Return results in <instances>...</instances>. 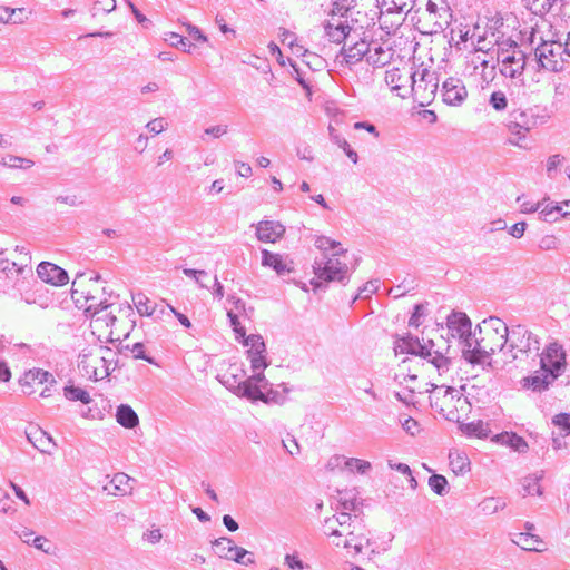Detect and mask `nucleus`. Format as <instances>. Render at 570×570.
<instances>
[{
    "instance_id": "nucleus-1",
    "label": "nucleus",
    "mask_w": 570,
    "mask_h": 570,
    "mask_svg": "<svg viewBox=\"0 0 570 570\" xmlns=\"http://www.w3.org/2000/svg\"><path fill=\"white\" fill-rule=\"evenodd\" d=\"M110 293L107 292L105 282L99 274L86 277L85 273H78L72 282L71 298L75 306L82 311L86 317H95L100 312L108 311L109 321H117L114 313V304L109 303Z\"/></svg>"
},
{
    "instance_id": "nucleus-2",
    "label": "nucleus",
    "mask_w": 570,
    "mask_h": 570,
    "mask_svg": "<svg viewBox=\"0 0 570 570\" xmlns=\"http://www.w3.org/2000/svg\"><path fill=\"white\" fill-rule=\"evenodd\" d=\"M394 351L395 354L422 357L432 364L440 375L448 373L452 366L451 346L442 336L425 340L407 334L396 338Z\"/></svg>"
},
{
    "instance_id": "nucleus-3",
    "label": "nucleus",
    "mask_w": 570,
    "mask_h": 570,
    "mask_svg": "<svg viewBox=\"0 0 570 570\" xmlns=\"http://www.w3.org/2000/svg\"><path fill=\"white\" fill-rule=\"evenodd\" d=\"M550 115L547 109L533 106L527 109H514L509 114L507 128L511 135L509 142L519 148H525L523 142L528 132L548 122Z\"/></svg>"
},
{
    "instance_id": "nucleus-4",
    "label": "nucleus",
    "mask_w": 570,
    "mask_h": 570,
    "mask_svg": "<svg viewBox=\"0 0 570 570\" xmlns=\"http://www.w3.org/2000/svg\"><path fill=\"white\" fill-rule=\"evenodd\" d=\"M116 352L104 345L85 348L78 356V368L83 377L100 381L116 368Z\"/></svg>"
},
{
    "instance_id": "nucleus-5",
    "label": "nucleus",
    "mask_w": 570,
    "mask_h": 570,
    "mask_svg": "<svg viewBox=\"0 0 570 570\" xmlns=\"http://www.w3.org/2000/svg\"><path fill=\"white\" fill-rule=\"evenodd\" d=\"M282 391L273 387V384L265 377L264 373L252 374L236 387V395L252 402L261 401L265 404H284L289 389L281 384Z\"/></svg>"
},
{
    "instance_id": "nucleus-6",
    "label": "nucleus",
    "mask_w": 570,
    "mask_h": 570,
    "mask_svg": "<svg viewBox=\"0 0 570 570\" xmlns=\"http://www.w3.org/2000/svg\"><path fill=\"white\" fill-rule=\"evenodd\" d=\"M234 325L235 340L247 347V360L250 363L253 374L264 373L269 365L266 355V345L259 334H246V330L242 323H232Z\"/></svg>"
},
{
    "instance_id": "nucleus-7",
    "label": "nucleus",
    "mask_w": 570,
    "mask_h": 570,
    "mask_svg": "<svg viewBox=\"0 0 570 570\" xmlns=\"http://www.w3.org/2000/svg\"><path fill=\"white\" fill-rule=\"evenodd\" d=\"M411 90L414 101L421 107H426L435 99L439 88V78L435 71L419 66L410 73Z\"/></svg>"
},
{
    "instance_id": "nucleus-8",
    "label": "nucleus",
    "mask_w": 570,
    "mask_h": 570,
    "mask_svg": "<svg viewBox=\"0 0 570 570\" xmlns=\"http://www.w3.org/2000/svg\"><path fill=\"white\" fill-rule=\"evenodd\" d=\"M497 60L502 76L518 78L523 75L527 55L515 41L507 40L499 45Z\"/></svg>"
},
{
    "instance_id": "nucleus-9",
    "label": "nucleus",
    "mask_w": 570,
    "mask_h": 570,
    "mask_svg": "<svg viewBox=\"0 0 570 570\" xmlns=\"http://www.w3.org/2000/svg\"><path fill=\"white\" fill-rule=\"evenodd\" d=\"M453 337H458L463 344V357L472 364H480L485 357V352L480 348V342L475 332L472 331L473 323H446Z\"/></svg>"
},
{
    "instance_id": "nucleus-10",
    "label": "nucleus",
    "mask_w": 570,
    "mask_h": 570,
    "mask_svg": "<svg viewBox=\"0 0 570 570\" xmlns=\"http://www.w3.org/2000/svg\"><path fill=\"white\" fill-rule=\"evenodd\" d=\"M131 299L140 317H151L157 321L176 316L178 321H189L187 316L177 312L165 301L154 302L144 293L132 294Z\"/></svg>"
},
{
    "instance_id": "nucleus-11",
    "label": "nucleus",
    "mask_w": 570,
    "mask_h": 570,
    "mask_svg": "<svg viewBox=\"0 0 570 570\" xmlns=\"http://www.w3.org/2000/svg\"><path fill=\"white\" fill-rule=\"evenodd\" d=\"M563 45L559 41H542L534 49V58L539 69L549 72H561L566 67Z\"/></svg>"
},
{
    "instance_id": "nucleus-12",
    "label": "nucleus",
    "mask_w": 570,
    "mask_h": 570,
    "mask_svg": "<svg viewBox=\"0 0 570 570\" xmlns=\"http://www.w3.org/2000/svg\"><path fill=\"white\" fill-rule=\"evenodd\" d=\"M501 327L504 343H508L511 350H517L521 353L539 350L537 336L525 325L512 323L509 326L508 323H501Z\"/></svg>"
},
{
    "instance_id": "nucleus-13",
    "label": "nucleus",
    "mask_w": 570,
    "mask_h": 570,
    "mask_svg": "<svg viewBox=\"0 0 570 570\" xmlns=\"http://www.w3.org/2000/svg\"><path fill=\"white\" fill-rule=\"evenodd\" d=\"M313 269L318 281H311V285L314 286L316 292L321 288L320 281L332 282L336 281L343 283L348 278V267L346 263H342L336 256L324 257L321 261H315Z\"/></svg>"
},
{
    "instance_id": "nucleus-14",
    "label": "nucleus",
    "mask_w": 570,
    "mask_h": 570,
    "mask_svg": "<svg viewBox=\"0 0 570 570\" xmlns=\"http://www.w3.org/2000/svg\"><path fill=\"white\" fill-rule=\"evenodd\" d=\"M335 547H342L352 557L364 554L371 547V532L363 519L355 520L353 534L347 539L333 541Z\"/></svg>"
},
{
    "instance_id": "nucleus-15",
    "label": "nucleus",
    "mask_w": 570,
    "mask_h": 570,
    "mask_svg": "<svg viewBox=\"0 0 570 570\" xmlns=\"http://www.w3.org/2000/svg\"><path fill=\"white\" fill-rule=\"evenodd\" d=\"M432 405L439 410L440 413H444L450 406L455 409H463L468 404V400L462 393L451 386H439L435 387L432 395Z\"/></svg>"
},
{
    "instance_id": "nucleus-16",
    "label": "nucleus",
    "mask_w": 570,
    "mask_h": 570,
    "mask_svg": "<svg viewBox=\"0 0 570 570\" xmlns=\"http://www.w3.org/2000/svg\"><path fill=\"white\" fill-rule=\"evenodd\" d=\"M540 366L560 376L566 371V351L558 342L549 343L540 356Z\"/></svg>"
},
{
    "instance_id": "nucleus-17",
    "label": "nucleus",
    "mask_w": 570,
    "mask_h": 570,
    "mask_svg": "<svg viewBox=\"0 0 570 570\" xmlns=\"http://www.w3.org/2000/svg\"><path fill=\"white\" fill-rule=\"evenodd\" d=\"M492 58L489 49H485L484 46H479L469 53L468 63L474 71L481 70L480 75L484 81H490L494 77L495 69V66L491 63Z\"/></svg>"
},
{
    "instance_id": "nucleus-18",
    "label": "nucleus",
    "mask_w": 570,
    "mask_h": 570,
    "mask_svg": "<svg viewBox=\"0 0 570 570\" xmlns=\"http://www.w3.org/2000/svg\"><path fill=\"white\" fill-rule=\"evenodd\" d=\"M442 99L449 106H460L468 97V90L459 78H448L442 85Z\"/></svg>"
},
{
    "instance_id": "nucleus-19",
    "label": "nucleus",
    "mask_w": 570,
    "mask_h": 570,
    "mask_svg": "<svg viewBox=\"0 0 570 570\" xmlns=\"http://www.w3.org/2000/svg\"><path fill=\"white\" fill-rule=\"evenodd\" d=\"M370 49L367 52V62L374 68H381L391 62L394 57L395 50L389 41H372L368 42Z\"/></svg>"
},
{
    "instance_id": "nucleus-20",
    "label": "nucleus",
    "mask_w": 570,
    "mask_h": 570,
    "mask_svg": "<svg viewBox=\"0 0 570 570\" xmlns=\"http://www.w3.org/2000/svg\"><path fill=\"white\" fill-rule=\"evenodd\" d=\"M540 209H538L539 219L547 223H556L560 217H570V210H563V206L544 197L539 200ZM563 205L570 207V200H564Z\"/></svg>"
},
{
    "instance_id": "nucleus-21",
    "label": "nucleus",
    "mask_w": 570,
    "mask_h": 570,
    "mask_svg": "<svg viewBox=\"0 0 570 570\" xmlns=\"http://www.w3.org/2000/svg\"><path fill=\"white\" fill-rule=\"evenodd\" d=\"M262 266L272 268L278 276H284L293 272L294 263L288 256H284L278 253L269 252L268 249H262Z\"/></svg>"
},
{
    "instance_id": "nucleus-22",
    "label": "nucleus",
    "mask_w": 570,
    "mask_h": 570,
    "mask_svg": "<svg viewBox=\"0 0 570 570\" xmlns=\"http://www.w3.org/2000/svg\"><path fill=\"white\" fill-rule=\"evenodd\" d=\"M37 274L41 281L55 286H62L69 281L63 268L49 262H41L37 267Z\"/></svg>"
},
{
    "instance_id": "nucleus-23",
    "label": "nucleus",
    "mask_w": 570,
    "mask_h": 570,
    "mask_svg": "<svg viewBox=\"0 0 570 570\" xmlns=\"http://www.w3.org/2000/svg\"><path fill=\"white\" fill-rule=\"evenodd\" d=\"M368 49L370 45L365 40L356 41L352 46H344L341 50V55L337 56L336 60L338 63L351 68L363 58L367 59Z\"/></svg>"
},
{
    "instance_id": "nucleus-24",
    "label": "nucleus",
    "mask_w": 570,
    "mask_h": 570,
    "mask_svg": "<svg viewBox=\"0 0 570 570\" xmlns=\"http://www.w3.org/2000/svg\"><path fill=\"white\" fill-rule=\"evenodd\" d=\"M558 377V375L548 370H542L540 366L539 371L522 379L521 384L524 389L540 393L546 391Z\"/></svg>"
},
{
    "instance_id": "nucleus-25",
    "label": "nucleus",
    "mask_w": 570,
    "mask_h": 570,
    "mask_svg": "<svg viewBox=\"0 0 570 570\" xmlns=\"http://www.w3.org/2000/svg\"><path fill=\"white\" fill-rule=\"evenodd\" d=\"M410 79V75L399 68H391L385 71V83L392 92L403 99L409 97L407 82Z\"/></svg>"
},
{
    "instance_id": "nucleus-26",
    "label": "nucleus",
    "mask_w": 570,
    "mask_h": 570,
    "mask_svg": "<svg viewBox=\"0 0 570 570\" xmlns=\"http://www.w3.org/2000/svg\"><path fill=\"white\" fill-rule=\"evenodd\" d=\"M285 234V226L279 222L262 220L256 225V236L263 243H276Z\"/></svg>"
},
{
    "instance_id": "nucleus-27",
    "label": "nucleus",
    "mask_w": 570,
    "mask_h": 570,
    "mask_svg": "<svg viewBox=\"0 0 570 570\" xmlns=\"http://www.w3.org/2000/svg\"><path fill=\"white\" fill-rule=\"evenodd\" d=\"M135 479L126 473H116L104 489L111 495H127L132 492Z\"/></svg>"
},
{
    "instance_id": "nucleus-28",
    "label": "nucleus",
    "mask_w": 570,
    "mask_h": 570,
    "mask_svg": "<svg viewBox=\"0 0 570 570\" xmlns=\"http://www.w3.org/2000/svg\"><path fill=\"white\" fill-rule=\"evenodd\" d=\"M361 504L357 494L354 490H344L338 492L336 512H348L357 514L358 505Z\"/></svg>"
},
{
    "instance_id": "nucleus-29",
    "label": "nucleus",
    "mask_w": 570,
    "mask_h": 570,
    "mask_svg": "<svg viewBox=\"0 0 570 570\" xmlns=\"http://www.w3.org/2000/svg\"><path fill=\"white\" fill-rule=\"evenodd\" d=\"M29 442L41 453H51V448L56 446L52 438L40 429H35L27 433Z\"/></svg>"
},
{
    "instance_id": "nucleus-30",
    "label": "nucleus",
    "mask_w": 570,
    "mask_h": 570,
    "mask_svg": "<svg viewBox=\"0 0 570 570\" xmlns=\"http://www.w3.org/2000/svg\"><path fill=\"white\" fill-rule=\"evenodd\" d=\"M0 271L7 275L16 273L23 275L26 272L32 274V268L26 263H17L7 256V249L1 247Z\"/></svg>"
},
{
    "instance_id": "nucleus-31",
    "label": "nucleus",
    "mask_w": 570,
    "mask_h": 570,
    "mask_svg": "<svg viewBox=\"0 0 570 570\" xmlns=\"http://www.w3.org/2000/svg\"><path fill=\"white\" fill-rule=\"evenodd\" d=\"M362 518L358 514H352L348 512H338V528L335 538L341 540V538L347 539L351 534H353L355 520H361Z\"/></svg>"
},
{
    "instance_id": "nucleus-32",
    "label": "nucleus",
    "mask_w": 570,
    "mask_h": 570,
    "mask_svg": "<svg viewBox=\"0 0 570 570\" xmlns=\"http://www.w3.org/2000/svg\"><path fill=\"white\" fill-rule=\"evenodd\" d=\"M116 420L121 426L126 429H134L139 424L137 413L128 404H120L117 407Z\"/></svg>"
},
{
    "instance_id": "nucleus-33",
    "label": "nucleus",
    "mask_w": 570,
    "mask_h": 570,
    "mask_svg": "<svg viewBox=\"0 0 570 570\" xmlns=\"http://www.w3.org/2000/svg\"><path fill=\"white\" fill-rule=\"evenodd\" d=\"M495 440L499 443L507 445L519 453L527 452L528 448H529L525 440L522 436H520L513 432H504V433L498 434L495 436Z\"/></svg>"
},
{
    "instance_id": "nucleus-34",
    "label": "nucleus",
    "mask_w": 570,
    "mask_h": 570,
    "mask_svg": "<svg viewBox=\"0 0 570 570\" xmlns=\"http://www.w3.org/2000/svg\"><path fill=\"white\" fill-rule=\"evenodd\" d=\"M450 466L454 474L463 475L470 470V460L465 453L451 451L449 453Z\"/></svg>"
},
{
    "instance_id": "nucleus-35",
    "label": "nucleus",
    "mask_w": 570,
    "mask_h": 570,
    "mask_svg": "<svg viewBox=\"0 0 570 570\" xmlns=\"http://www.w3.org/2000/svg\"><path fill=\"white\" fill-rule=\"evenodd\" d=\"M517 539L513 540V542L518 546H520L523 550H527V551H541L539 548H538V544L542 543V540L535 535V534H532L530 532H521L519 534L515 535Z\"/></svg>"
},
{
    "instance_id": "nucleus-36",
    "label": "nucleus",
    "mask_w": 570,
    "mask_h": 570,
    "mask_svg": "<svg viewBox=\"0 0 570 570\" xmlns=\"http://www.w3.org/2000/svg\"><path fill=\"white\" fill-rule=\"evenodd\" d=\"M524 7L533 14L544 16L553 8H557L554 0H523Z\"/></svg>"
},
{
    "instance_id": "nucleus-37",
    "label": "nucleus",
    "mask_w": 570,
    "mask_h": 570,
    "mask_svg": "<svg viewBox=\"0 0 570 570\" xmlns=\"http://www.w3.org/2000/svg\"><path fill=\"white\" fill-rule=\"evenodd\" d=\"M228 303L227 316L229 321H239L242 317H250L245 308V303L242 299L232 297L228 299Z\"/></svg>"
},
{
    "instance_id": "nucleus-38",
    "label": "nucleus",
    "mask_w": 570,
    "mask_h": 570,
    "mask_svg": "<svg viewBox=\"0 0 570 570\" xmlns=\"http://www.w3.org/2000/svg\"><path fill=\"white\" fill-rule=\"evenodd\" d=\"M335 28H326L325 33L330 41L335 43H341L345 39L350 37V33L352 31V26L350 23L345 24H335Z\"/></svg>"
},
{
    "instance_id": "nucleus-39",
    "label": "nucleus",
    "mask_w": 570,
    "mask_h": 570,
    "mask_svg": "<svg viewBox=\"0 0 570 570\" xmlns=\"http://www.w3.org/2000/svg\"><path fill=\"white\" fill-rule=\"evenodd\" d=\"M99 332L97 335V340L102 343H115L120 342V336H115L114 331L109 330V323H96V326L92 328V335Z\"/></svg>"
},
{
    "instance_id": "nucleus-40",
    "label": "nucleus",
    "mask_w": 570,
    "mask_h": 570,
    "mask_svg": "<svg viewBox=\"0 0 570 570\" xmlns=\"http://www.w3.org/2000/svg\"><path fill=\"white\" fill-rule=\"evenodd\" d=\"M63 395L69 401H79L83 404H89L91 402V396L86 390L73 385L65 386Z\"/></svg>"
},
{
    "instance_id": "nucleus-41",
    "label": "nucleus",
    "mask_w": 570,
    "mask_h": 570,
    "mask_svg": "<svg viewBox=\"0 0 570 570\" xmlns=\"http://www.w3.org/2000/svg\"><path fill=\"white\" fill-rule=\"evenodd\" d=\"M315 246L326 253L327 250H333V256H338L341 254H344L346 250L341 246L340 243L326 237V236H318L315 239Z\"/></svg>"
},
{
    "instance_id": "nucleus-42",
    "label": "nucleus",
    "mask_w": 570,
    "mask_h": 570,
    "mask_svg": "<svg viewBox=\"0 0 570 570\" xmlns=\"http://www.w3.org/2000/svg\"><path fill=\"white\" fill-rule=\"evenodd\" d=\"M49 381L52 383L56 382L51 373L40 370V368L30 370L27 373H24V376H23V382L26 384H31V383H36V382L39 384H42V383H46Z\"/></svg>"
},
{
    "instance_id": "nucleus-43",
    "label": "nucleus",
    "mask_w": 570,
    "mask_h": 570,
    "mask_svg": "<svg viewBox=\"0 0 570 570\" xmlns=\"http://www.w3.org/2000/svg\"><path fill=\"white\" fill-rule=\"evenodd\" d=\"M541 478H542V475H538V474H531V475L525 476L522 480L523 495H534V494L541 495L542 489L539 483Z\"/></svg>"
},
{
    "instance_id": "nucleus-44",
    "label": "nucleus",
    "mask_w": 570,
    "mask_h": 570,
    "mask_svg": "<svg viewBox=\"0 0 570 570\" xmlns=\"http://www.w3.org/2000/svg\"><path fill=\"white\" fill-rule=\"evenodd\" d=\"M215 552L219 558L230 559L234 549V542L232 539L222 537L213 542Z\"/></svg>"
},
{
    "instance_id": "nucleus-45",
    "label": "nucleus",
    "mask_w": 570,
    "mask_h": 570,
    "mask_svg": "<svg viewBox=\"0 0 570 570\" xmlns=\"http://www.w3.org/2000/svg\"><path fill=\"white\" fill-rule=\"evenodd\" d=\"M507 503L502 498L489 497L479 504L484 514H493L505 508Z\"/></svg>"
},
{
    "instance_id": "nucleus-46",
    "label": "nucleus",
    "mask_w": 570,
    "mask_h": 570,
    "mask_svg": "<svg viewBox=\"0 0 570 570\" xmlns=\"http://www.w3.org/2000/svg\"><path fill=\"white\" fill-rule=\"evenodd\" d=\"M414 0H383L386 13H403L411 11Z\"/></svg>"
},
{
    "instance_id": "nucleus-47",
    "label": "nucleus",
    "mask_w": 570,
    "mask_h": 570,
    "mask_svg": "<svg viewBox=\"0 0 570 570\" xmlns=\"http://www.w3.org/2000/svg\"><path fill=\"white\" fill-rule=\"evenodd\" d=\"M429 487L438 495H445L449 491V483L445 476L433 474L429 478Z\"/></svg>"
},
{
    "instance_id": "nucleus-48",
    "label": "nucleus",
    "mask_w": 570,
    "mask_h": 570,
    "mask_svg": "<svg viewBox=\"0 0 570 570\" xmlns=\"http://www.w3.org/2000/svg\"><path fill=\"white\" fill-rule=\"evenodd\" d=\"M1 165L9 167V168H13V169H17V168L28 169V168H31L35 165V163L31 159L9 155V156L2 158Z\"/></svg>"
},
{
    "instance_id": "nucleus-49",
    "label": "nucleus",
    "mask_w": 570,
    "mask_h": 570,
    "mask_svg": "<svg viewBox=\"0 0 570 570\" xmlns=\"http://www.w3.org/2000/svg\"><path fill=\"white\" fill-rule=\"evenodd\" d=\"M234 549L235 550H233L232 557L229 560H234L235 562L243 564V566L253 564L255 562L254 559L252 558V553L249 551H247L246 549L237 547L235 544H234Z\"/></svg>"
},
{
    "instance_id": "nucleus-50",
    "label": "nucleus",
    "mask_w": 570,
    "mask_h": 570,
    "mask_svg": "<svg viewBox=\"0 0 570 570\" xmlns=\"http://www.w3.org/2000/svg\"><path fill=\"white\" fill-rule=\"evenodd\" d=\"M116 9V0H96L90 9L91 16L96 17L99 13H110Z\"/></svg>"
},
{
    "instance_id": "nucleus-51",
    "label": "nucleus",
    "mask_w": 570,
    "mask_h": 570,
    "mask_svg": "<svg viewBox=\"0 0 570 570\" xmlns=\"http://www.w3.org/2000/svg\"><path fill=\"white\" fill-rule=\"evenodd\" d=\"M560 246H561L560 239L552 234L543 235L539 239V243H538V247L544 252L558 250L560 248Z\"/></svg>"
},
{
    "instance_id": "nucleus-52",
    "label": "nucleus",
    "mask_w": 570,
    "mask_h": 570,
    "mask_svg": "<svg viewBox=\"0 0 570 570\" xmlns=\"http://www.w3.org/2000/svg\"><path fill=\"white\" fill-rule=\"evenodd\" d=\"M345 466L348 470L356 471L357 473H361V474L367 473L372 468V465L368 461H365L362 459H356V458H351V459L346 460Z\"/></svg>"
},
{
    "instance_id": "nucleus-53",
    "label": "nucleus",
    "mask_w": 570,
    "mask_h": 570,
    "mask_svg": "<svg viewBox=\"0 0 570 570\" xmlns=\"http://www.w3.org/2000/svg\"><path fill=\"white\" fill-rule=\"evenodd\" d=\"M563 161H564V157L561 156L560 154L550 156L547 159V164H546V171H547L548 177L552 178L554 176V174L557 173V170L563 165Z\"/></svg>"
},
{
    "instance_id": "nucleus-54",
    "label": "nucleus",
    "mask_w": 570,
    "mask_h": 570,
    "mask_svg": "<svg viewBox=\"0 0 570 570\" xmlns=\"http://www.w3.org/2000/svg\"><path fill=\"white\" fill-rule=\"evenodd\" d=\"M330 13L336 17H342L344 19L346 18L348 20V16L352 13V9L347 4L346 0H337L333 2Z\"/></svg>"
},
{
    "instance_id": "nucleus-55",
    "label": "nucleus",
    "mask_w": 570,
    "mask_h": 570,
    "mask_svg": "<svg viewBox=\"0 0 570 570\" xmlns=\"http://www.w3.org/2000/svg\"><path fill=\"white\" fill-rule=\"evenodd\" d=\"M489 102L497 111H502L508 106V99L502 91L492 92Z\"/></svg>"
},
{
    "instance_id": "nucleus-56",
    "label": "nucleus",
    "mask_w": 570,
    "mask_h": 570,
    "mask_svg": "<svg viewBox=\"0 0 570 570\" xmlns=\"http://www.w3.org/2000/svg\"><path fill=\"white\" fill-rule=\"evenodd\" d=\"M464 431L469 435H475V436H479V438H487L488 436L487 428L484 426V424L481 421L468 423L464 426Z\"/></svg>"
},
{
    "instance_id": "nucleus-57",
    "label": "nucleus",
    "mask_w": 570,
    "mask_h": 570,
    "mask_svg": "<svg viewBox=\"0 0 570 570\" xmlns=\"http://www.w3.org/2000/svg\"><path fill=\"white\" fill-rule=\"evenodd\" d=\"M166 40H169L173 46L181 49L183 51L190 52L191 43H189L187 39L181 37L180 35L171 32L169 33V38H167Z\"/></svg>"
},
{
    "instance_id": "nucleus-58",
    "label": "nucleus",
    "mask_w": 570,
    "mask_h": 570,
    "mask_svg": "<svg viewBox=\"0 0 570 570\" xmlns=\"http://www.w3.org/2000/svg\"><path fill=\"white\" fill-rule=\"evenodd\" d=\"M167 127H168V122L163 117L155 118V119L148 121L146 125V128L155 135L163 132L164 130L167 129Z\"/></svg>"
},
{
    "instance_id": "nucleus-59",
    "label": "nucleus",
    "mask_w": 570,
    "mask_h": 570,
    "mask_svg": "<svg viewBox=\"0 0 570 570\" xmlns=\"http://www.w3.org/2000/svg\"><path fill=\"white\" fill-rule=\"evenodd\" d=\"M9 13L10 22L14 24H22L29 14L26 8H10Z\"/></svg>"
},
{
    "instance_id": "nucleus-60",
    "label": "nucleus",
    "mask_w": 570,
    "mask_h": 570,
    "mask_svg": "<svg viewBox=\"0 0 570 570\" xmlns=\"http://www.w3.org/2000/svg\"><path fill=\"white\" fill-rule=\"evenodd\" d=\"M517 202L520 204V213H522V214H532L535 212L538 213V209H540L539 202L533 203V202L527 200V199H524L523 196H519L517 198Z\"/></svg>"
},
{
    "instance_id": "nucleus-61",
    "label": "nucleus",
    "mask_w": 570,
    "mask_h": 570,
    "mask_svg": "<svg viewBox=\"0 0 570 570\" xmlns=\"http://www.w3.org/2000/svg\"><path fill=\"white\" fill-rule=\"evenodd\" d=\"M292 52L296 56H301V57H304V58H313L314 60H316L317 62H321V57L308 51L307 49H305L302 45L298 43V41L296 40L295 42H293V46H289Z\"/></svg>"
},
{
    "instance_id": "nucleus-62",
    "label": "nucleus",
    "mask_w": 570,
    "mask_h": 570,
    "mask_svg": "<svg viewBox=\"0 0 570 570\" xmlns=\"http://www.w3.org/2000/svg\"><path fill=\"white\" fill-rule=\"evenodd\" d=\"M552 422L554 425L562 429V431L564 432V435H568L570 433V414H568V413L557 414L552 419Z\"/></svg>"
},
{
    "instance_id": "nucleus-63",
    "label": "nucleus",
    "mask_w": 570,
    "mask_h": 570,
    "mask_svg": "<svg viewBox=\"0 0 570 570\" xmlns=\"http://www.w3.org/2000/svg\"><path fill=\"white\" fill-rule=\"evenodd\" d=\"M337 528H338L337 513L331 518L325 519L324 525H323L325 535L335 537V534L337 533Z\"/></svg>"
},
{
    "instance_id": "nucleus-64",
    "label": "nucleus",
    "mask_w": 570,
    "mask_h": 570,
    "mask_svg": "<svg viewBox=\"0 0 570 570\" xmlns=\"http://www.w3.org/2000/svg\"><path fill=\"white\" fill-rule=\"evenodd\" d=\"M284 563L293 570H304L306 566L304 562L298 558L297 554H286L284 558Z\"/></svg>"
}]
</instances>
